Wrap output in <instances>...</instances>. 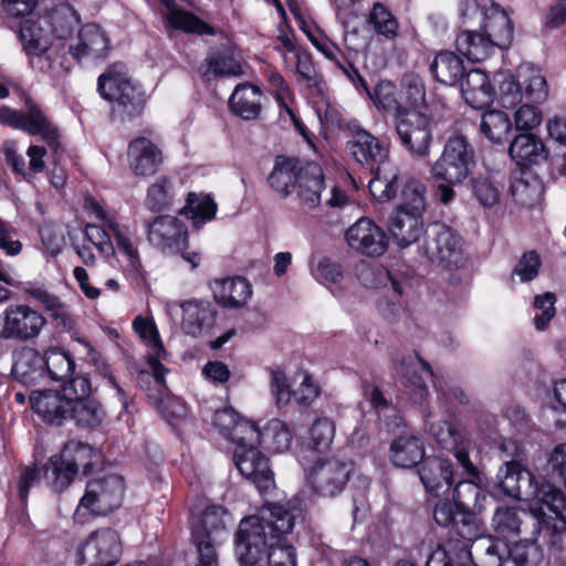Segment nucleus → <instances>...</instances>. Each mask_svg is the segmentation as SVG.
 Returning a JSON list of instances; mask_svg holds the SVG:
<instances>
[{
    "label": "nucleus",
    "instance_id": "nucleus-1",
    "mask_svg": "<svg viewBox=\"0 0 566 566\" xmlns=\"http://www.w3.org/2000/svg\"><path fill=\"white\" fill-rule=\"evenodd\" d=\"M303 517L301 509L270 503L263 505L258 514L242 518L234 535L240 566H262L269 547L292 532L294 524Z\"/></svg>",
    "mask_w": 566,
    "mask_h": 566
},
{
    "label": "nucleus",
    "instance_id": "nucleus-2",
    "mask_svg": "<svg viewBox=\"0 0 566 566\" xmlns=\"http://www.w3.org/2000/svg\"><path fill=\"white\" fill-rule=\"evenodd\" d=\"M518 491L515 500L535 501L532 507L533 518L539 526V533L547 541V544L556 549H562V536L566 531V496L551 483L538 485L534 475L521 468Z\"/></svg>",
    "mask_w": 566,
    "mask_h": 566
},
{
    "label": "nucleus",
    "instance_id": "nucleus-3",
    "mask_svg": "<svg viewBox=\"0 0 566 566\" xmlns=\"http://www.w3.org/2000/svg\"><path fill=\"white\" fill-rule=\"evenodd\" d=\"M474 149L462 135L448 138L440 157L430 168V177L437 185V196L442 205L455 197L454 187L462 185L474 167Z\"/></svg>",
    "mask_w": 566,
    "mask_h": 566
},
{
    "label": "nucleus",
    "instance_id": "nucleus-4",
    "mask_svg": "<svg viewBox=\"0 0 566 566\" xmlns=\"http://www.w3.org/2000/svg\"><path fill=\"white\" fill-rule=\"evenodd\" d=\"M231 436L228 440L237 444L233 460L239 472L254 483L261 495L269 494L275 482L268 458L255 447L261 444V431L254 422L241 418Z\"/></svg>",
    "mask_w": 566,
    "mask_h": 566
},
{
    "label": "nucleus",
    "instance_id": "nucleus-5",
    "mask_svg": "<svg viewBox=\"0 0 566 566\" xmlns=\"http://www.w3.org/2000/svg\"><path fill=\"white\" fill-rule=\"evenodd\" d=\"M369 190L378 201H389L396 198L400 190L401 202L396 209L416 214H424L427 210V186L416 178L400 181L396 168L388 172L376 171V176L369 181Z\"/></svg>",
    "mask_w": 566,
    "mask_h": 566
},
{
    "label": "nucleus",
    "instance_id": "nucleus-6",
    "mask_svg": "<svg viewBox=\"0 0 566 566\" xmlns=\"http://www.w3.org/2000/svg\"><path fill=\"white\" fill-rule=\"evenodd\" d=\"M124 491V480L116 474L88 481L75 510V518L84 523L88 516L106 515L115 511L123 502Z\"/></svg>",
    "mask_w": 566,
    "mask_h": 566
},
{
    "label": "nucleus",
    "instance_id": "nucleus-7",
    "mask_svg": "<svg viewBox=\"0 0 566 566\" xmlns=\"http://www.w3.org/2000/svg\"><path fill=\"white\" fill-rule=\"evenodd\" d=\"M148 242L164 254H181L182 259L196 269L200 263V254L188 253V230L175 216L160 214L145 223Z\"/></svg>",
    "mask_w": 566,
    "mask_h": 566
},
{
    "label": "nucleus",
    "instance_id": "nucleus-8",
    "mask_svg": "<svg viewBox=\"0 0 566 566\" xmlns=\"http://www.w3.org/2000/svg\"><path fill=\"white\" fill-rule=\"evenodd\" d=\"M462 473L468 478L459 481L452 493L454 505L461 517L462 528L461 537L463 545L461 546L462 554H465V545L475 542L480 534V525L478 515L484 509L485 493L479 485L480 472L475 476H471L462 470Z\"/></svg>",
    "mask_w": 566,
    "mask_h": 566
},
{
    "label": "nucleus",
    "instance_id": "nucleus-9",
    "mask_svg": "<svg viewBox=\"0 0 566 566\" xmlns=\"http://www.w3.org/2000/svg\"><path fill=\"white\" fill-rule=\"evenodd\" d=\"M25 109L23 112L0 107V123L12 128L22 129L31 135H41L52 150L60 147L57 127L45 116L39 105L24 92L21 93Z\"/></svg>",
    "mask_w": 566,
    "mask_h": 566
},
{
    "label": "nucleus",
    "instance_id": "nucleus-10",
    "mask_svg": "<svg viewBox=\"0 0 566 566\" xmlns=\"http://www.w3.org/2000/svg\"><path fill=\"white\" fill-rule=\"evenodd\" d=\"M463 244L461 235L443 223H433L426 231L427 258L446 270H458L465 264Z\"/></svg>",
    "mask_w": 566,
    "mask_h": 566
},
{
    "label": "nucleus",
    "instance_id": "nucleus-11",
    "mask_svg": "<svg viewBox=\"0 0 566 566\" xmlns=\"http://www.w3.org/2000/svg\"><path fill=\"white\" fill-rule=\"evenodd\" d=\"M97 91L101 96L113 102L114 112L123 116L139 115L145 106L144 92L134 85L125 74L108 70L98 77Z\"/></svg>",
    "mask_w": 566,
    "mask_h": 566
},
{
    "label": "nucleus",
    "instance_id": "nucleus-12",
    "mask_svg": "<svg viewBox=\"0 0 566 566\" xmlns=\"http://www.w3.org/2000/svg\"><path fill=\"white\" fill-rule=\"evenodd\" d=\"M46 319L29 305H9L0 314V339L30 342L42 332Z\"/></svg>",
    "mask_w": 566,
    "mask_h": 566
},
{
    "label": "nucleus",
    "instance_id": "nucleus-13",
    "mask_svg": "<svg viewBox=\"0 0 566 566\" xmlns=\"http://www.w3.org/2000/svg\"><path fill=\"white\" fill-rule=\"evenodd\" d=\"M80 566H115L123 544L117 531L103 527L90 533L80 546Z\"/></svg>",
    "mask_w": 566,
    "mask_h": 566
},
{
    "label": "nucleus",
    "instance_id": "nucleus-14",
    "mask_svg": "<svg viewBox=\"0 0 566 566\" xmlns=\"http://www.w3.org/2000/svg\"><path fill=\"white\" fill-rule=\"evenodd\" d=\"M396 132L402 146L413 157L426 158L430 153L432 129L430 118L416 111L401 112L396 118Z\"/></svg>",
    "mask_w": 566,
    "mask_h": 566
},
{
    "label": "nucleus",
    "instance_id": "nucleus-15",
    "mask_svg": "<svg viewBox=\"0 0 566 566\" xmlns=\"http://www.w3.org/2000/svg\"><path fill=\"white\" fill-rule=\"evenodd\" d=\"M20 40L23 49L29 55H36L43 72H52L55 76H62L69 73L71 69L70 61L65 54H46L42 57L50 46V41L43 30L33 21L27 20L20 27Z\"/></svg>",
    "mask_w": 566,
    "mask_h": 566
},
{
    "label": "nucleus",
    "instance_id": "nucleus-16",
    "mask_svg": "<svg viewBox=\"0 0 566 566\" xmlns=\"http://www.w3.org/2000/svg\"><path fill=\"white\" fill-rule=\"evenodd\" d=\"M353 469L349 460L335 457L318 460L311 470L312 486L323 496H335L344 490Z\"/></svg>",
    "mask_w": 566,
    "mask_h": 566
},
{
    "label": "nucleus",
    "instance_id": "nucleus-17",
    "mask_svg": "<svg viewBox=\"0 0 566 566\" xmlns=\"http://www.w3.org/2000/svg\"><path fill=\"white\" fill-rule=\"evenodd\" d=\"M348 245L367 256H380L388 248L384 230L369 218H360L346 231Z\"/></svg>",
    "mask_w": 566,
    "mask_h": 566
},
{
    "label": "nucleus",
    "instance_id": "nucleus-18",
    "mask_svg": "<svg viewBox=\"0 0 566 566\" xmlns=\"http://www.w3.org/2000/svg\"><path fill=\"white\" fill-rule=\"evenodd\" d=\"M163 163V149L153 139L139 136L128 143L127 164L135 176L151 177L158 172Z\"/></svg>",
    "mask_w": 566,
    "mask_h": 566
},
{
    "label": "nucleus",
    "instance_id": "nucleus-19",
    "mask_svg": "<svg viewBox=\"0 0 566 566\" xmlns=\"http://www.w3.org/2000/svg\"><path fill=\"white\" fill-rule=\"evenodd\" d=\"M430 434L442 449L453 452L459 465L471 476L478 474V468L471 461L468 442L461 432L448 421H434L429 427Z\"/></svg>",
    "mask_w": 566,
    "mask_h": 566
},
{
    "label": "nucleus",
    "instance_id": "nucleus-20",
    "mask_svg": "<svg viewBox=\"0 0 566 566\" xmlns=\"http://www.w3.org/2000/svg\"><path fill=\"white\" fill-rule=\"evenodd\" d=\"M347 149L357 163L370 168L378 166L377 171L389 156V145L363 128L354 132L353 138L347 142Z\"/></svg>",
    "mask_w": 566,
    "mask_h": 566
},
{
    "label": "nucleus",
    "instance_id": "nucleus-21",
    "mask_svg": "<svg viewBox=\"0 0 566 566\" xmlns=\"http://www.w3.org/2000/svg\"><path fill=\"white\" fill-rule=\"evenodd\" d=\"M418 473L426 491L436 497L447 494L454 482L451 460L440 457L426 459Z\"/></svg>",
    "mask_w": 566,
    "mask_h": 566
},
{
    "label": "nucleus",
    "instance_id": "nucleus-22",
    "mask_svg": "<svg viewBox=\"0 0 566 566\" xmlns=\"http://www.w3.org/2000/svg\"><path fill=\"white\" fill-rule=\"evenodd\" d=\"M324 189V175L319 165L307 163L298 171L293 192L304 209L313 210L321 203V193Z\"/></svg>",
    "mask_w": 566,
    "mask_h": 566
},
{
    "label": "nucleus",
    "instance_id": "nucleus-23",
    "mask_svg": "<svg viewBox=\"0 0 566 566\" xmlns=\"http://www.w3.org/2000/svg\"><path fill=\"white\" fill-rule=\"evenodd\" d=\"M30 402L34 412L51 424L61 426L70 417L71 403L62 391H32Z\"/></svg>",
    "mask_w": 566,
    "mask_h": 566
},
{
    "label": "nucleus",
    "instance_id": "nucleus-24",
    "mask_svg": "<svg viewBox=\"0 0 566 566\" xmlns=\"http://www.w3.org/2000/svg\"><path fill=\"white\" fill-rule=\"evenodd\" d=\"M181 328L191 337L207 334L217 319V307L208 301H188L181 304Z\"/></svg>",
    "mask_w": 566,
    "mask_h": 566
},
{
    "label": "nucleus",
    "instance_id": "nucleus-25",
    "mask_svg": "<svg viewBox=\"0 0 566 566\" xmlns=\"http://www.w3.org/2000/svg\"><path fill=\"white\" fill-rule=\"evenodd\" d=\"M109 51V39L95 23H88L80 29L77 43L70 45L69 52L73 59H104Z\"/></svg>",
    "mask_w": 566,
    "mask_h": 566
},
{
    "label": "nucleus",
    "instance_id": "nucleus-26",
    "mask_svg": "<svg viewBox=\"0 0 566 566\" xmlns=\"http://www.w3.org/2000/svg\"><path fill=\"white\" fill-rule=\"evenodd\" d=\"M387 227L398 245L408 247L423 233V214L395 209Z\"/></svg>",
    "mask_w": 566,
    "mask_h": 566
},
{
    "label": "nucleus",
    "instance_id": "nucleus-27",
    "mask_svg": "<svg viewBox=\"0 0 566 566\" xmlns=\"http://www.w3.org/2000/svg\"><path fill=\"white\" fill-rule=\"evenodd\" d=\"M12 376L24 386L40 384L46 378L43 356L34 348H22L15 354Z\"/></svg>",
    "mask_w": 566,
    "mask_h": 566
},
{
    "label": "nucleus",
    "instance_id": "nucleus-28",
    "mask_svg": "<svg viewBox=\"0 0 566 566\" xmlns=\"http://www.w3.org/2000/svg\"><path fill=\"white\" fill-rule=\"evenodd\" d=\"M483 34L493 49H507L513 40V24L500 6H492L484 15Z\"/></svg>",
    "mask_w": 566,
    "mask_h": 566
},
{
    "label": "nucleus",
    "instance_id": "nucleus-29",
    "mask_svg": "<svg viewBox=\"0 0 566 566\" xmlns=\"http://www.w3.org/2000/svg\"><path fill=\"white\" fill-rule=\"evenodd\" d=\"M461 93L472 108L483 109L493 102L494 91L488 75L480 70H470L461 85Z\"/></svg>",
    "mask_w": 566,
    "mask_h": 566
},
{
    "label": "nucleus",
    "instance_id": "nucleus-30",
    "mask_svg": "<svg viewBox=\"0 0 566 566\" xmlns=\"http://www.w3.org/2000/svg\"><path fill=\"white\" fill-rule=\"evenodd\" d=\"M509 154L520 166L545 161L548 151L544 143L533 134H520L511 143Z\"/></svg>",
    "mask_w": 566,
    "mask_h": 566
},
{
    "label": "nucleus",
    "instance_id": "nucleus-31",
    "mask_svg": "<svg viewBox=\"0 0 566 566\" xmlns=\"http://www.w3.org/2000/svg\"><path fill=\"white\" fill-rule=\"evenodd\" d=\"M436 81L453 86L467 74L463 60L451 51L438 52L429 65Z\"/></svg>",
    "mask_w": 566,
    "mask_h": 566
},
{
    "label": "nucleus",
    "instance_id": "nucleus-32",
    "mask_svg": "<svg viewBox=\"0 0 566 566\" xmlns=\"http://www.w3.org/2000/svg\"><path fill=\"white\" fill-rule=\"evenodd\" d=\"M261 91L259 87L241 83L234 88L229 98L231 111L245 120L258 118L261 112Z\"/></svg>",
    "mask_w": 566,
    "mask_h": 566
},
{
    "label": "nucleus",
    "instance_id": "nucleus-33",
    "mask_svg": "<svg viewBox=\"0 0 566 566\" xmlns=\"http://www.w3.org/2000/svg\"><path fill=\"white\" fill-rule=\"evenodd\" d=\"M214 298L218 303L228 307L243 306L252 294V289L247 279L228 277L216 281L213 289Z\"/></svg>",
    "mask_w": 566,
    "mask_h": 566
},
{
    "label": "nucleus",
    "instance_id": "nucleus-34",
    "mask_svg": "<svg viewBox=\"0 0 566 566\" xmlns=\"http://www.w3.org/2000/svg\"><path fill=\"white\" fill-rule=\"evenodd\" d=\"M222 506H208L200 515H193L191 520L192 538H209L220 541V534L226 528Z\"/></svg>",
    "mask_w": 566,
    "mask_h": 566
},
{
    "label": "nucleus",
    "instance_id": "nucleus-35",
    "mask_svg": "<svg viewBox=\"0 0 566 566\" xmlns=\"http://www.w3.org/2000/svg\"><path fill=\"white\" fill-rule=\"evenodd\" d=\"M25 292L35 301H38L49 313L50 317L63 328L71 329L73 327V318L70 307L59 296L50 293L43 286H30Z\"/></svg>",
    "mask_w": 566,
    "mask_h": 566
},
{
    "label": "nucleus",
    "instance_id": "nucleus-36",
    "mask_svg": "<svg viewBox=\"0 0 566 566\" xmlns=\"http://www.w3.org/2000/svg\"><path fill=\"white\" fill-rule=\"evenodd\" d=\"M90 211L95 214L99 223L87 224L85 228L86 238L104 254L114 252L113 232L108 223L114 221L104 209L94 200L90 201Z\"/></svg>",
    "mask_w": 566,
    "mask_h": 566
},
{
    "label": "nucleus",
    "instance_id": "nucleus-37",
    "mask_svg": "<svg viewBox=\"0 0 566 566\" xmlns=\"http://www.w3.org/2000/svg\"><path fill=\"white\" fill-rule=\"evenodd\" d=\"M391 461L396 467L413 468L423 460L424 447L413 436L399 437L390 447Z\"/></svg>",
    "mask_w": 566,
    "mask_h": 566
},
{
    "label": "nucleus",
    "instance_id": "nucleus-38",
    "mask_svg": "<svg viewBox=\"0 0 566 566\" xmlns=\"http://www.w3.org/2000/svg\"><path fill=\"white\" fill-rule=\"evenodd\" d=\"M301 168L298 160L279 157L269 176L271 188L282 197L291 195Z\"/></svg>",
    "mask_w": 566,
    "mask_h": 566
},
{
    "label": "nucleus",
    "instance_id": "nucleus-39",
    "mask_svg": "<svg viewBox=\"0 0 566 566\" xmlns=\"http://www.w3.org/2000/svg\"><path fill=\"white\" fill-rule=\"evenodd\" d=\"M203 80L211 81L217 76H241L243 74L241 64L232 56L214 52L208 55L199 67Z\"/></svg>",
    "mask_w": 566,
    "mask_h": 566
},
{
    "label": "nucleus",
    "instance_id": "nucleus-40",
    "mask_svg": "<svg viewBox=\"0 0 566 566\" xmlns=\"http://www.w3.org/2000/svg\"><path fill=\"white\" fill-rule=\"evenodd\" d=\"M470 544H474V542L465 545V554L461 552L462 537L461 539H450L444 545H438L429 554L426 566H463L462 560L471 556Z\"/></svg>",
    "mask_w": 566,
    "mask_h": 566
},
{
    "label": "nucleus",
    "instance_id": "nucleus-41",
    "mask_svg": "<svg viewBox=\"0 0 566 566\" xmlns=\"http://www.w3.org/2000/svg\"><path fill=\"white\" fill-rule=\"evenodd\" d=\"M458 51L473 62H481L488 59L494 51L493 45L486 40L482 33L464 31L458 35Z\"/></svg>",
    "mask_w": 566,
    "mask_h": 566
},
{
    "label": "nucleus",
    "instance_id": "nucleus-42",
    "mask_svg": "<svg viewBox=\"0 0 566 566\" xmlns=\"http://www.w3.org/2000/svg\"><path fill=\"white\" fill-rule=\"evenodd\" d=\"M527 514L516 507L500 506L495 510L492 518V526L497 536L504 539L515 538L521 533L523 523L522 516Z\"/></svg>",
    "mask_w": 566,
    "mask_h": 566
},
{
    "label": "nucleus",
    "instance_id": "nucleus-43",
    "mask_svg": "<svg viewBox=\"0 0 566 566\" xmlns=\"http://www.w3.org/2000/svg\"><path fill=\"white\" fill-rule=\"evenodd\" d=\"M217 212V203L210 196L189 193L187 205L180 213L192 221L195 228L199 229L206 222L212 220Z\"/></svg>",
    "mask_w": 566,
    "mask_h": 566
},
{
    "label": "nucleus",
    "instance_id": "nucleus-44",
    "mask_svg": "<svg viewBox=\"0 0 566 566\" xmlns=\"http://www.w3.org/2000/svg\"><path fill=\"white\" fill-rule=\"evenodd\" d=\"M106 412L95 399H82L71 405L70 419L82 428H96L104 421Z\"/></svg>",
    "mask_w": 566,
    "mask_h": 566
},
{
    "label": "nucleus",
    "instance_id": "nucleus-45",
    "mask_svg": "<svg viewBox=\"0 0 566 566\" xmlns=\"http://www.w3.org/2000/svg\"><path fill=\"white\" fill-rule=\"evenodd\" d=\"M76 474L61 453L52 455L44 467L45 479L55 492H62L70 486Z\"/></svg>",
    "mask_w": 566,
    "mask_h": 566
},
{
    "label": "nucleus",
    "instance_id": "nucleus-46",
    "mask_svg": "<svg viewBox=\"0 0 566 566\" xmlns=\"http://www.w3.org/2000/svg\"><path fill=\"white\" fill-rule=\"evenodd\" d=\"M511 128V119L503 111L491 109L485 112L481 117V133L494 143L506 140Z\"/></svg>",
    "mask_w": 566,
    "mask_h": 566
},
{
    "label": "nucleus",
    "instance_id": "nucleus-47",
    "mask_svg": "<svg viewBox=\"0 0 566 566\" xmlns=\"http://www.w3.org/2000/svg\"><path fill=\"white\" fill-rule=\"evenodd\" d=\"M46 378L53 381H66L74 373L75 363L72 357L59 349H50L43 356Z\"/></svg>",
    "mask_w": 566,
    "mask_h": 566
},
{
    "label": "nucleus",
    "instance_id": "nucleus-48",
    "mask_svg": "<svg viewBox=\"0 0 566 566\" xmlns=\"http://www.w3.org/2000/svg\"><path fill=\"white\" fill-rule=\"evenodd\" d=\"M511 193L516 202L523 206H532L537 202L543 193V186L538 178L528 172L514 178L511 184Z\"/></svg>",
    "mask_w": 566,
    "mask_h": 566
},
{
    "label": "nucleus",
    "instance_id": "nucleus-49",
    "mask_svg": "<svg viewBox=\"0 0 566 566\" xmlns=\"http://www.w3.org/2000/svg\"><path fill=\"white\" fill-rule=\"evenodd\" d=\"M518 77L522 83L523 99L530 103H541L546 99L548 88L545 77L537 70L520 69Z\"/></svg>",
    "mask_w": 566,
    "mask_h": 566
},
{
    "label": "nucleus",
    "instance_id": "nucleus-50",
    "mask_svg": "<svg viewBox=\"0 0 566 566\" xmlns=\"http://www.w3.org/2000/svg\"><path fill=\"white\" fill-rule=\"evenodd\" d=\"M292 433L290 429L279 420L271 421L263 431H261V444L276 453L289 450L292 444Z\"/></svg>",
    "mask_w": 566,
    "mask_h": 566
},
{
    "label": "nucleus",
    "instance_id": "nucleus-51",
    "mask_svg": "<svg viewBox=\"0 0 566 566\" xmlns=\"http://www.w3.org/2000/svg\"><path fill=\"white\" fill-rule=\"evenodd\" d=\"M61 454L76 473L80 469H82L85 474L92 471V459L95 452L88 444L80 441H69L61 451Z\"/></svg>",
    "mask_w": 566,
    "mask_h": 566
},
{
    "label": "nucleus",
    "instance_id": "nucleus-52",
    "mask_svg": "<svg viewBox=\"0 0 566 566\" xmlns=\"http://www.w3.org/2000/svg\"><path fill=\"white\" fill-rule=\"evenodd\" d=\"M167 8L169 9V12L167 14V20L169 24L175 28L182 30L185 32L190 33H206L210 28L208 24L199 20L196 15L192 13L178 10L176 8H171L174 1L172 0H161Z\"/></svg>",
    "mask_w": 566,
    "mask_h": 566
},
{
    "label": "nucleus",
    "instance_id": "nucleus-53",
    "mask_svg": "<svg viewBox=\"0 0 566 566\" xmlns=\"http://www.w3.org/2000/svg\"><path fill=\"white\" fill-rule=\"evenodd\" d=\"M172 185L166 177L158 178L148 187L145 205L153 211L168 209L172 202Z\"/></svg>",
    "mask_w": 566,
    "mask_h": 566
},
{
    "label": "nucleus",
    "instance_id": "nucleus-54",
    "mask_svg": "<svg viewBox=\"0 0 566 566\" xmlns=\"http://www.w3.org/2000/svg\"><path fill=\"white\" fill-rule=\"evenodd\" d=\"M509 557L515 566H538L543 559V553L533 541H522L510 546Z\"/></svg>",
    "mask_w": 566,
    "mask_h": 566
},
{
    "label": "nucleus",
    "instance_id": "nucleus-55",
    "mask_svg": "<svg viewBox=\"0 0 566 566\" xmlns=\"http://www.w3.org/2000/svg\"><path fill=\"white\" fill-rule=\"evenodd\" d=\"M50 22L53 33L59 39H65L78 25L80 17L72 7L62 6L52 12Z\"/></svg>",
    "mask_w": 566,
    "mask_h": 566
},
{
    "label": "nucleus",
    "instance_id": "nucleus-56",
    "mask_svg": "<svg viewBox=\"0 0 566 566\" xmlns=\"http://www.w3.org/2000/svg\"><path fill=\"white\" fill-rule=\"evenodd\" d=\"M335 423L328 418H318L310 429V446L312 449L327 451L334 440Z\"/></svg>",
    "mask_w": 566,
    "mask_h": 566
},
{
    "label": "nucleus",
    "instance_id": "nucleus-57",
    "mask_svg": "<svg viewBox=\"0 0 566 566\" xmlns=\"http://www.w3.org/2000/svg\"><path fill=\"white\" fill-rule=\"evenodd\" d=\"M357 276L361 284L367 287H378L384 283V280H387L390 282L394 292L398 296L402 295L401 283L386 269L378 270L376 274V270L374 268H371L369 264L363 263L358 268Z\"/></svg>",
    "mask_w": 566,
    "mask_h": 566
},
{
    "label": "nucleus",
    "instance_id": "nucleus-58",
    "mask_svg": "<svg viewBox=\"0 0 566 566\" xmlns=\"http://www.w3.org/2000/svg\"><path fill=\"white\" fill-rule=\"evenodd\" d=\"M277 544L269 547L263 555L262 566H296V551L287 544L284 536L280 537Z\"/></svg>",
    "mask_w": 566,
    "mask_h": 566
},
{
    "label": "nucleus",
    "instance_id": "nucleus-59",
    "mask_svg": "<svg viewBox=\"0 0 566 566\" xmlns=\"http://www.w3.org/2000/svg\"><path fill=\"white\" fill-rule=\"evenodd\" d=\"M556 295L553 292H545L536 295L533 302L537 313L534 316V325L537 331H544L556 314Z\"/></svg>",
    "mask_w": 566,
    "mask_h": 566
},
{
    "label": "nucleus",
    "instance_id": "nucleus-60",
    "mask_svg": "<svg viewBox=\"0 0 566 566\" xmlns=\"http://www.w3.org/2000/svg\"><path fill=\"white\" fill-rule=\"evenodd\" d=\"M369 22L374 25L375 30L388 38L392 39L397 34L398 22L394 15L379 2L375 3L369 14Z\"/></svg>",
    "mask_w": 566,
    "mask_h": 566
},
{
    "label": "nucleus",
    "instance_id": "nucleus-61",
    "mask_svg": "<svg viewBox=\"0 0 566 566\" xmlns=\"http://www.w3.org/2000/svg\"><path fill=\"white\" fill-rule=\"evenodd\" d=\"M472 192L475 199L485 208L493 207L500 200V190L488 176H479L472 180Z\"/></svg>",
    "mask_w": 566,
    "mask_h": 566
},
{
    "label": "nucleus",
    "instance_id": "nucleus-62",
    "mask_svg": "<svg viewBox=\"0 0 566 566\" xmlns=\"http://www.w3.org/2000/svg\"><path fill=\"white\" fill-rule=\"evenodd\" d=\"M541 265L542 262L538 253L533 250L527 251L521 256L513 269L512 277L516 275L521 282H530L538 275Z\"/></svg>",
    "mask_w": 566,
    "mask_h": 566
},
{
    "label": "nucleus",
    "instance_id": "nucleus-63",
    "mask_svg": "<svg viewBox=\"0 0 566 566\" xmlns=\"http://www.w3.org/2000/svg\"><path fill=\"white\" fill-rule=\"evenodd\" d=\"M521 464L515 461H506L499 472V488L506 495L515 499L518 491L517 482L521 471Z\"/></svg>",
    "mask_w": 566,
    "mask_h": 566
},
{
    "label": "nucleus",
    "instance_id": "nucleus-64",
    "mask_svg": "<svg viewBox=\"0 0 566 566\" xmlns=\"http://www.w3.org/2000/svg\"><path fill=\"white\" fill-rule=\"evenodd\" d=\"M478 547L484 549V556L481 560L483 566H502L504 556H509L510 546L506 543L491 538H482L478 543Z\"/></svg>",
    "mask_w": 566,
    "mask_h": 566
}]
</instances>
